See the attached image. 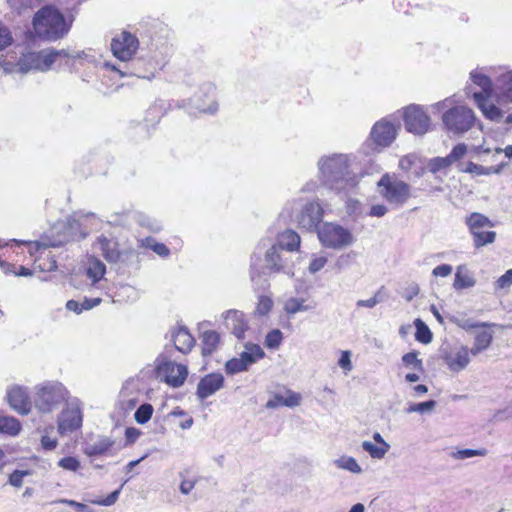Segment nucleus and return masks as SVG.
<instances>
[{
	"label": "nucleus",
	"instance_id": "f257e3e1",
	"mask_svg": "<svg viewBox=\"0 0 512 512\" xmlns=\"http://www.w3.org/2000/svg\"><path fill=\"white\" fill-rule=\"evenodd\" d=\"M318 168L323 183L332 189H343L346 185H354V177L350 172V159L345 154L324 156L318 161Z\"/></svg>",
	"mask_w": 512,
	"mask_h": 512
},
{
	"label": "nucleus",
	"instance_id": "f03ea898",
	"mask_svg": "<svg viewBox=\"0 0 512 512\" xmlns=\"http://www.w3.org/2000/svg\"><path fill=\"white\" fill-rule=\"evenodd\" d=\"M33 26L40 38L49 41L58 40L69 31L63 14L53 6L41 8L34 16Z\"/></svg>",
	"mask_w": 512,
	"mask_h": 512
},
{
	"label": "nucleus",
	"instance_id": "7ed1b4c3",
	"mask_svg": "<svg viewBox=\"0 0 512 512\" xmlns=\"http://www.w3.org/2000/svg\"><path fill=\"white\" fill-rule=\"evenodd\" d=\"M377 192L388 204L396 208L402 207L411 197L410 185L390 173L381 176L377 182Z\"/></svg>",
	"mask_w": 512,
	"mask_h": 512
},
{
	"label": "nucleus",
	"instance_id": "20e7f679",
	"mask_svg": "<svg viewBox=\"0 0 512 512\" xmlns=\"http://www.w3.org/2000/svg\"><path fill=\"white\" fill-rule=\"evenodd\" d=\"M68 398V391L59 382H48L36 388L34 405L40 413H51Z\"/></svg>",
	"mask_w": 512,
	"mask_h": 512
},
{
	"label": "nucleus",
	"instance_id": "39448f33",
	"mask_svg": "<svg viewBox=\"0 0 512 512\" xmlns=\"http://www.w3.org/2000/svg\"><path fill=\"white\" fill-rule=\"evenodd\" d=\"M442 122L448 133L461 136L477 124V118L472 109L455 106L443 113Z\"/></svg>",
	"mask_w": 512,
	"mask_h": 512
},
{
	"label": "nucleus",
	"instance_id": "423d86ee",
	"mask_svg": "<svg viewBox=\"0 0 512 512\" xmlns=\"http://www.w3.org/2000/svg\"><path fill=\"white\" fill-rule=\"evenodd\" d=\"M61 55H65L63 50L46 49L40 52H29L20 58L18 67L22 73H27L31 70L47 71L56 61V58Z\"/></svg>",
	"mask_w": 512,
	"mask_h": 512
},
{
	"label": "nucleus",
	"instance_id": "0eeeda50",
	"mask_svg": "<svg viewBox=\"0 0 512 512\" xmlns=\"http://www.w3.org/2000/svg\"><path fill=\"white\" fill-rule=\"evenodd\" d=\"M317 234L323 246L341 249L353 242L352 234L344 227L334 223H324L317 229Z\"/></svg>",
	"mask_w": 512,
	"mask_h": 512
},
{
	"label": "nucleus",
	"instance_id": "6e6552de",
	"mask_svg": "<svg viewBox=\"0 0 512 512\" xmlns=\"http://www.w3.org/2000/svg\"><path fill=\"white\" fill-rule=\"evenodd\" d=\"M466 224L473 236L474 246L483 247L495 241L496 233L494 231H485V228L493 227V223L483 214L472 213L466 218Z\"/></svg>",
	"mask_w": 512,
	"mask_h": 512
},
{
	"label": "nucleus",
	"instance_id": "1a4fd4ad",
	"mask_svg": "<svg viewBox=\"0 0 512 512\" xmlns=\"http://www.w3.org/2000/svg\"><path fill=\"white\" fill-rule=\"evenodd\" d=\"M138 47V39L127 31L116 35L111 41L113 55L122 62L131 60Z\"/></svg>",
	"mask_w": 512,
	"mask_h": 512
},
{
	"label": "nucleus",
	"instance_id": "9d476101",
	"mask_svg": "<svg viewBox=\"0 0 512 512\" xmlns=\"http://www.w3.org/2000/svg\"><path fill=\"white\" fill-rule=\"evenodd\" d=\"M404 123L407 131L416 134H425L430 125V118L418 105H410L404 110Z\"/></svg>",
	"mask_w": 512,
	"mask_h": 512
},
{
	"label": "nucleus",
	"instance_id": "9b49d317",
	"mask_svg": "<svg viewBox=\"0 0 512 512\" xmlns=\"http://www.w3.org/2000/svg\"><path fill=\"white\" fill-rule=\"evenodd\" d=\"M157 374L168 385L177 388L184 384L188 370L185 365L167 361L157 367Z\"/></svg>",
	"mask_w": 512,
	"mask_h": 512
},
{
	"label": "nucleus",
	"instance_id": "f8f14e48",
	"mask_svg": "<svg viewBox=\"0 0 512 512\" xmlns=\"http://www.w3.org/2000/svg\"><path fill=\"white\" fill-rule=\"evenodd\" d=\"M81 425L82 413L80 407L76 402H71L62 410L58 418V431L64 435L77 430Z\"/></svg>",
	"mask_w": 512,
	"mask_h": 512
},
{
	"label": "nucleus",
	"instance_id": "ddd939ff",
	"mask_svg": "<svg viewBox=\"0 0 512 512\" xmlns=\"http://www.w3.org/2000/svg\"><path fill=\"white\" fill-rule=\"evenodd\" d=\"M224 326L229 330L236 338H244L245 332L249 328L248 319L245 314L236 309H230L221 314Z\"/></svg>",
	"mask_w": 512,
	"mask_h": 512
},
{
	"label": "nucleus",
	"instance_id": "4468645a",
	"mask_svg": "<svg viewBox=\"0 0 512 512\" xmlns=\"http://www.w3.org/2000/svg\"><path fill=\"white\" fill-rule=\"evenodd\" d=\"M398 128L386 119L376 122L371 131L373 142L381 147H387L395 140Z\"/></svg>",
	"mask_w": 512,
	"mask_h": 512
},
{
	"label": "nucleus",
	"instance_id": "2eb2a0df",
	"mask_svg": "<svg viewBox=\"0 0 512 512\" xmlns=\"http://www.w3.org/2000/svg\"><path fill=\"white\" fill-rule=\"evenodd\" d=\"M323 217V209L317 202L307 203L298 215V223L300 227L306 230L318 229Z\"/></svg>",
	"mask_w": 512,
	"mask_h": 512
},
{
	"label": "nucleus",
	"instance_id": "dca6fc26",
	"mask_svg": "<svg viewBox=\"0 0 512 512\" xmlns=\"http://www.w3.org/2000/svg\"><path fill=\"white\" fill-rule=\"evenodd\" d=\"M10 406L22 415H26L31 410V401L28 392L21 386H13L7 393Z\"/></svg>",
	"mask_w": 512,
	"mask_h": 512
},
{
	"label": "nucleus",
	"instance_id": "f3484780",
	"mask_svg": "<svg viewBox=\"0 0 512 512\" xmlns=\"http://www.w3.org/2000/svg\"><path fill=\"white\" fill-rule=\"evenodd\" d=\"M469 353L471 352L467 347L460 346L446 353L443 359L452 372H460L470 363Z\"/></svg>",
	"mask_w": 512,
	"mask_h": 512
},
{
	"label": "nucleus",
	"instance_id": "a211bd4d",
	"mask_svg": "<svg viewBox=\"0 0 512 512\" xmlns=\"http://www.w3.org/2000/svg\"><path fill=\"white\" fill-rule=\"evenodd\" d=\"M224 377L220 373H211L203 377L197 385V396L204 400L223 387Z\"/></svg>",
	"mask_w": 512,
	"mask_h": 512
},
{
	"label": "nucleus",
	"instance_id": "6ab92c4d",
	"mask_svg": "<svg viewBox=\"0 0 512 512\" xmlns=\"http://www.w3.org/2000/svg\"><path fill=\"white\" fill-rule=\"evenodd\" d=\"M95 248L100 250L105 260L109 263H117L121 258V252L118 248V243L109 239L104 235L97 237Z\"/></svg>",
	"mask_w": 512,
	"mask_h": 512
},
{
	"label": "nucleus",
	"instance_id": "aec40b11",
	"mask_svg": "<svg viewBox=\"0 0 512 512\" xmlns=\"http://www.w3.org/2000/svg\"><path fill=\"white\" fill-rule=\"evenodd\" d=\"M473 98L486 118L495 122L502 119V111L494 104L488 103L489 97H484L483 93H473Z\"/></svg>",
	"mask_w": 512,
	"mask_h": 512
},
{
	"label": "nucleus",
	"instance_id": "412c9836",
	"mask_svg": "<svg viewBox=\"0 0 512 512\" xmlns=\"http://www.w3.org/2000/svg\"><path fill=\"white\" fill-rule=\"evenodd\" d=\"M300 236L293 230H285L278 235L277 246L280 250H286L289 252L296 251L300 246Z\"/></svg>",
	"mask_w": 512,
	"mask_h": 512
},
{
	"label": "nucleus",
	"instance_id": "4be33fe9",
	"mask_svg": "<svg viewBox=\"0 0 512 512\" xmlns=\"http://www.w3.org/2000/svg\"><path fill=\"white\" fill-rule=\"evenodd\" d=\"M172 340L175 348L182 353L189 352L194 345V338L184 327H180L172 332Z\"/></svg>",
	"mask_w": 512,
	"mask_h": 512
},
{
	"label": "nucleus",
	"instance_id": "5701e85b",
	"mask_svg": "<svg viewBox=\"0 0 512 512\" xmlns=\"http://www.w3.org/2000/svg\"><path fill=\"white\" fill-rule=\"evenodd\" d=\"M265 357L264 350L258 345L248 342L244 345V350L239 354V358L245 363L247 368Z\"/></svg>",
	"mask_w": 512,
	"mask_h": 512
},
{
	"label": "nucleus",
	"instance_id": "b1692460",
	"mask_svg": "<svg viewBox=\"0 0 512 512\" xmlns=\"http://www.w3.org/2000/svg\"><path fill=\"white\" fill-rule=\"evenodd\" d=\"M501 168H502V166H500L499 168H495L493 166L484 167V166L478 165L471 161H469L467 164L459 163L457 165V169L459 172L469 173L474 176L490 175V174L499 173Z\"/></svg>",
	"mask_w": 512,
	"mask_h": 512
},
{
	"label": "nucleus",
	"instance_id": "393cba45",
	"mask_svg": "<svg viewBox=\"0 0 512 512\" xmlns=\"http://www.w3.org/2000/svg\"><path fill=\"white\" fill-rule=\"evenodd\" d=\"M265 261L267 268L273 272L284 271L286 268V263L284 262L280 249L277 246L272 245V247L266 252Z\"/></svg>",
	"mask_w": 512,
	"mask_h": 512
},
{
	"label": "nucleus",
	"instance_id": "a878e982",
	"mask_svg": "<svg viewBox=\"0 0 512 512\" xmlns=\"http://www.w3.org/2000/svg\"><path fill=\"white\" fill-rule=\"evenodd\" d=\"M106 273L105 264L96 257H90L87 261V276L93 283L100 281Z\"/></svg>",
	"mask_w": 512,
	"mask_h": 512
},
{
	"label": "nucleus",
	"instance_id": "bb28decb",
	"mask_svg": "<svg viewBox=\"0 0 512 512\" xmlns=\"http://www.w3.org/2000/svg\"><path fill=\"white\" fill-rule=\"evenodd\" d=\"M476 284V280L474 279L473 275L469 273L467 268L465 266H459L457 268L456 274H455V280H454V288L459 289H465L473 287Z\"/></svg>",
	"mask_w": 512,
	"mask_h": 512
},
{
	"label": "nucleus",
	"instance_id": "cd10ccee",
	"mask_svg": "<svg viewBox=\"0 0 512 512\" xmlns=\"http://www.w3.org/2000/svg\"><path fill=\"white\" fill-rule=\"evenodd\" d=\"M492 340L493 335L491 332L486 330L477 332L475 335L474 345L470 350L471 354L476 356L480 352L486 350L490 346Z\"/></svg>",
	"mask_w": 512,
	"mask_h": 512
},
{
	"label": "nucleus",
	"instance_id": "c85d7f7f",
	"mask_svg": "<svg viewBox=\"0 0 512 512\" xmlns=\"http://www.w3.org/2000/svg\"><path fill=\"white\" fill-rule=\"evenodd\" d=\"M113 445V441L109 438H101L92 444H87L84 453L88 456L102 455Z\"/></svg>",
	"mask_w": 512,
	"mask_h": 512
},
{
	"label": "nucleus",
	"instance_id": "c756f323",
	"mask_svg": "<svg viewBox=\"0 0 512 512\" xmlns=\"http://www.w3.org/2000/svg\"><path fill=\"white\" fill-rule=\"evenodd\" d=\"M305 299L290 297L284 302L283 309L288 315H294L298 312L308 311L314 308L311 305H305Z\"/></svg>",
	"mask_w": 512,
	"mask_h": 512
},
{
	"label": "nucleus",
	"instance_id": "7c9ffc66",
	"mask_svg": "<svg viewBox=\"0 0 512 512\" xmlns=\"http://www.w3.org/2000/svg\"><path fill=\"white\" fill-rule=\"evenodd\" d=\"M220 336L213 330H208L202 334L203 348L202 352L204 355H210L216 349L219 343Z\"/></svg>",
	"mask_w": 512,
	"mask_h": 512
},
{
	"label": "nucleus",
	"instance_id": "2f4dec72",
	"mask_svg": "<svg viewBox=\"0 0 512 512\" xmlns=\"http://www.w3.org/2000/svg\"><path fill=\"white\" fill-rule=\"evenodd\" d=\"M334 465L339 469L346 470L354 474H361L363 471L356 459L351 456L343 455L339 457L334 460Z\"/></svg>",
	"mask_w": 512,
	"mask_h": 512
},
{
	"label": "nucleus",
	"instance_id": "473e14b6",
	"mask_svg": "<svg viewBox=\"0 0 512 512\" xmlns=\"http://www.w3.org/2000/svg\"><path fill=\"white\" fill-rule=\"evenodd\" d=\"M20 428V423L16 418L9 416L0 417V432L14 436L19 433Z\"/></svg>",
	"mask_w": 512,
	"mask_h": 512
},
{
	"label": "nucleus",
	"instance_id": "72a5a7b5",
	"mask_svg": "<svg viewBox=\"0 0 512 512\" xmlns=\"http://www.w3.org/2000/svg\"><path fill=\"white\" fill-rule=\"evenodd\" d=\"M470 75L473 83L482 89L480 93H483L484 97H490L492 93V85L490 79L486 75L476 71L471 72Z\"/></svg>",
	"mask_w": 512,
	"mask_h": 512
},
{
	"label": "nucleus",
	"instance_id": "f704fd0d",
	"mask_svg": "<svg viewBox=\"0 0 512 512\" xmlns=\"http://www.w3.org/2000/svg\"><path fill=\"white\" fill-rule=\"evenodd\" d=\"M414 325L416 328V340L423 344H429L432 341V333L429 327L419 318L414 321Z\"/></svg>",
	"mask_w": 512,
	"mask_h": 512
},
{
	"label": "nucleus",
	"instance_id": "c9c22d12",
	"mask_svg": "<svg viewBox=\"0 0 512 512\" xmlns=\"http://www.w3.org/2000/svg\"><path fill=\"white\" fill-rule=\"evenodd\" d=\"M66 241H67L66 237H63V238L57 239V240H51L48 237H44L39 241H35V242L31 243L29 250L31 253H33V252H38L41 249H46L49 247H59V246L63 245Z\"/></svg>",
	"mask_w": 512,
	"mask_h": 512
},
{
	"label": "nucleus",
	"instance_id": "e433bc0d",
	"mask_svg": "<svg viewBox=\"0 0 512 512\" xmlns=\"http://www.w3.org/2000/svg\"><path fill=\"white\" fill-rule=\"evenodd\" d=\"M362 448L374 459H383L390 449L386 446L376 445L370 441H364Z\"/></svg>",
	"mask_w": 512,
	"mask_h": 512
},
{
	"label": "nucleus",
	"instance_id": "4c0bfd02",
	"mask_svg": "<svg viewBox=\"0 0 512 512\" xmlns=\"http://www.w3.org/2000/svg\"><path fill=\"white\" fill-rule=\"evenodd\" d=\"M153 414V406L149 403L142 404L135 412L134 418L138 424L147 423Z\"/></svg>",
	"mask_w": 512,
	"mask_h": 512
},
{
	"label": "nucleus",
	"instance_id": "58836bf2",
	"mask_svg": "<svg viewBox=\"0 0 512 512\" xmlns=\"http://www.w3.org/2000/svg\"><path fill=\"white\" fill-rule=\"evenodd\" d=\"M468 152V147L465 143H459L456 146L453 147L451 152L448 154L449 160L451 164L457 163V165L462 160Z\"/></svg>",
	"mask_w": 512,
	"mask_h": 512
},
{
	"label": "nucleus",
	"instance_id": "ea45409f",
	"mask_svg": "<svg viewBox=\"0 0 512 512\" xmlns=\"http://www.w3.org/2000/svg\"><path fill=\"white\" fill-rule=\"evenodd\" d=\"M283 340V334L279 329L271 330L265 337V345L270 349H277Z\"/></svg>",
	"mask_w": 512,
	"mask_h": 512
},
{
	"label": "nucleus",
	"instance_id": "a19ab883",
	"mask_svg": "<svg viewBox=\"0 0 512 512\" xmlns=\"http://www.w3.org/2000/svg\"><path fill=\"white\" fill-rule=\"evenodd\" d=\"M227 374L234 375L239 372L247 371L248 368L239 357L228 360L225 364Z\"/></svg>",
	"mask_w": 512,
	"mask_h": 512
},
{
	"label": "nucleus",
	"instance_id": "79ce46f5",
	"mask_svg": "<svg viewBox=\"0 0 512 512\" xmlns=\"http://www.w3.org/2000/svg\"><path fill=\"white\" fill-rule=\"evenodd\" d=\"M451 165L448 155L446 157H435L429 161L428 169L431 173L435 174Z\"/></svg>",
	"mask_w": 512,
	"mask_h": 512
},
{
	"label": "nucleus",
	"instance_id": "37998d69",
	"mask_svg": "<svg viewBox=\"0 0 512 512\" xmlns=\"http://www.w3.org/2000/svg\"><path fill=\"white\" fill-rule=\"evenodd\" d=\"M328 259L323 254H312V258L310 264L308 266V271L311 274H315L319 272L324 266L327 264Z\"/></svg>",
	"mask_w": 512,
	"mask_h": 512
},
{
	"label": "nucleus",
	"instance_id": "c03bdc74",
	"mask_svg": "<svg viewBox=\"0 0 512 512\" xmlns=\"http://www.w3.org/2000/svg\"><path fill=\"white\" fill-rule=\"evenodd\" d=\"M436 401L435 400H429V401H425V402H421V403H414V404H411L408 408H407V413H413V412H418V413H425V412H431L434 410V408L436 407Z\"/></svg>",
	"mask_w": 512,
	"mask_h": 512
},
{
	"label": "nucleus",
	"instance_id": "a18cd8bd",
	"mask_svg": "<svg viewBox=\"0 0 512 512\" xmlns=\"http://www.w3.org/2000/svg\"><path fill=\"white\" fill-rule=\"evenodd\" d=\"M485 455H486L485 449H481V450L463 449V450H458L456 452H453L451 454V456L457 460H464V459L472 458L475 456H485Z\"/></svg>",
	"mask_w": 512,
	"mask_h": 512
},
{
	"label": "nucleus",
	"instance_id": "49530a36",
	"mask_svg": "<svg viewBox=\"0 0 512 512\" xmlns=\"http://www.w3.org/2000/svg\"><path fill=\"white\" fill-rule=\"evenodd\" d=\"M273 307V301L271 298L267 296H261L259 297L257 307H256V314L260 316L267 315Z\"/></svg>",
	"mask_w": 512,
	"mask_h": 512
},
{
	"label": "nucleus",
	"instance_id": "de8ad7c7",
	"mask_svg": "<svg viewBox=\"0 0 512 512\" xmlns=\"http://www.w3.org/2000/svg\"><path fill=\"white\" fill-rule=\"evenodd\" d=\"M13 42V37L9 28L0 23V51L10 46Z\"/></svg>",
	"mask_w": 512,
	"mask_h": 512
},
{
	"label": "nucleus",
	"instance_id": "09e8293b",
	"mask_svg": "<svg viewBox=\"0 0 512 512\" xmlns=\"http://www.w3.org/2000/svg\"><path fill=\"white\" fill-rule=\"evenodd\" d=\"M512 286V269L507 270L494 283L495 290H503Z\"/></svg>",
	"mask_w": 512,
	"mask_h": 512
},
{
	"label": "nucleus",
	"instance_id": "8fccbe9b",
	"mask_svg": "<svg viewBox=\"0 0 512 512\" xmlns=\"http://www.w3.org/2000/svg\"><path fill=\"white\" fill-rule=\"evenodd\" d=\"M382 289L381 288L380 290H378L371 298L369 299H366V300H358L356 302V306L357 307H367V308H373L375 307L378 303L382 302L383 300V297H382Z\"/></svg>",
	"mask_w": 512,
	"mask_h": 512
},
{
	"label": "nucleus",
	"instance_id": "3c124183",
	"mask_svg": "<svg viewBox=\"0 0 512 512\" xmlns=\"http://www.w3.org/2000/svg\"><path fill=\"white\" fill-rule=\"evenodd\" d=\"M402 361L406 366H412L415 369L422 370V360L418 358L417 352H409L403 355Z\"/></svg>",
	"mask_w": 512,
	"mask_h": 512
},
{
	"label": "nucleus",
	"instance_id": "603ef678",
	"mask_svg": "<svg viewBox=\"0 0 512 512\" xmlns=\"http://www.w3.org/2000/svg\"><path fill=\"white\" fill-rule=\"evenodd\" d=\"M301 400V395L291 390H287L286 396H283L284 406L290 408L299 406L301 404Z\"/></svg>",
	"mask_w": 512,
	"mask_h": 512
},
{
	"label": "nucleus",
	"instance_id": "864d4df0",
	"mask_svg": "<svg viewBox=\"0 0 512 512\" xmlns=\"http://www.w3.org/2000/svg\"><path fill=\"white\" fill-rule=\"evenodd\" d=\"M338 365L345 371L350 372L353 369L352 361H351V352L349 350H345L341 352V356L338 360Z\"/></svg>",
	"mask_w": 512,
	"mask_h": 512
},
{
	"label": "nucleus",
	"instance_id": "5fc2aeb1",
	"mask_svg": "<svg viewBox=\"0 0 512 512\" xmlns=\"http://www.w3.org/2000/svg\"><path fill=\"white\" fill-rule=\"evenodd\" d=\"M120 489L121 488L113 491L106 498L92 500L91 502L93 504H97V505L111 506L118 500L119 494H120Z\"/></svg>",
	"mask_w": 512,
	"mask_h": 512
},
{
	"label": "nucleus",
	"instance_id": "6e6d98bb",
	"mask_svg": "<svg viewBox=\"0 0 512 512\" xmlns=\"http://www.w3.org/2000/svg\"><path fill=\"white\" fill-rule=\"evenodd\" d=\"M59 466L65 470L76 471L80 467V462L75 457H64L60 459Z\"/></svg>",
	"mask_w": 512,
	"mask_h": 512
},
{
	"label": "nucleus",
	"instance_id": "4d7b16f0",
	"mask_svg": "<svg viewBox=\"0 0 512 512\" xmlns=\"http://www.w3.org/2000/svg\"><path fill=\"white\" fill-rule=\"evenodd\" d=\"M504 87H503V97L512 102V73H508L503 77Z\"/></svg>",
	"mask_w": 512,
	"mask_h": 512
},
{
	"label": "nucleus",
	"instance_id": "13d9d810",
	"mask_svg": "<svg viewBox=\"0 0 512 512\" xmlns=\"http://www.w3.org/2000/svg\"><path fill=\"white\" fill-rule=\"evenodd\" d=\"M416 160L417 156L415 154L406 155L399 160V168L403 171H409Z\"/></svg>",
	"mask_w": 512,
	"mask_h": 512
},
{
	"label": "nucleus",
	"instance_id": "bf43d9fd",
	"mask_svg": "<svg viewBox=\"0 0 512 512\" xmlns=\"http://www.w3.org/2000/svg\"><path fill=\"white\" fill-rule=\"evenodd\" d=\"M58 502L66 504V505H69V506L75 508V510L77 512H92V510L89 508V506H87L85 504H82V503H79V502H76L74 500L60 499Z\"/></svg>",
	"mask_w": 512,
	"mask_h": 512
},
{
	"label": "nucleus",
	"instance_id": "052dcab7",
	"mask_svg": "<svg viewBox=\"0 0 512 512\" xmlns=\"http://www.w3.org/2000/svg\"><path fill=\"white\" fill-rule=\"evenodd\" d=\"M452 273V266L449 264H442L435 267L432 271V274L435 277H447Z\"/></svg>",
	"mask_w": 512,
	"mask_h": 512
},
{
	"label": "nucleus",
	"instance_id": "680f3d73",
	"mask_svg": "<svg viewBox=\"0 0 512 512\" xmlns=\"http://www.w3.org/2000/svg\"><path fill=\"white\" fill-rule=\"evenodd\" d=\"M23 471H14L9 477V483L14 487H21L23 484V478L26 475Z\"/></svg>",
	"mask_w": 512,
	"mask_h": 512
},
{
	"label": "nucleus",
	"instance_id": "e2e57ef3",
	"mask_svg": "<svg viewBox=\"0 0 512 512\" xmlns=\"http://www.w3.org/2000/svg\"><path fill=\"white\" fill-rule=\"evenodd\" d=\"M197 481L195 479H183L179 489L183 495H188L195 487Z\"/></svg>",
	"mask_w": 512,
	"mask_h": 512
},
{
	"label": "nucleus",
	"instance_id": "0e129e2a",
	"mask_svg": "<svg viewBox=\"0 0 512 512\" xmlns=\"http://www.w3.org/2000/svg\"><path fill=\"white\" fill-rule=\"evenodd\" d=\"M388 212V208L384 204H375L370 208L369 215L373 217H383Z\"/></svg>",
	"mask_w": 512,
	"mask_h": 512
},
{
	"label": "nucleus",
	"instance_id": "69168bd1",
	"mask_svg": "<svg viewBox=\"0 0 512 512\" xmlns=\"http://www.w3.org/2000/svg\"><path fill=\"white\" fill-rule=\"evenodd\" d=\"M267 409H276L280 406H284L283 395L275 394L273 398L266 402Z\"/></svg>",
	"mask_w": 512,
	"mask_h": 512
},
{
	"label": "nucleus",
	"instance_id": "338daca9",
	"mask_svg": "<svg viewBox=\"0 0 512 512\" xmlns=\"http://www.w3.org/2000/svg\"><path fill=\"white\" fill-rule=\"evenodd\" d=\"M150 247L157 255L161 257H167L170 254L169 249L162 243H154Z\"/></svg>",
	"mask_w": 512,
	"mask_h": 512
},
{
	"label": "nucleus",
	"instance_id": "774afa93",
	"mask_svg": "<svg viewBox=\"0 0 512 512\" xmlns=\"http://www.w3.org/2000/svg\"><path fill=\"white\" fill-rule=\"evenodd\" d=\"M140 434V431L134 427H129L125 431V436L128 443H134Z\"/></svg>",
	"mask_w": 512,
	"mask_h": 512
}]
</instances>
